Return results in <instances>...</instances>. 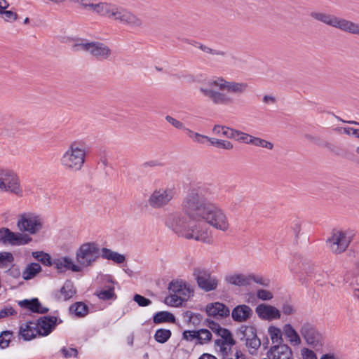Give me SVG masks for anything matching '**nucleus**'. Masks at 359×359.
Instances as JSON below:
<instances>
[{"label":"nucleus","mask_w":359,"mask_h":359,"mask_svg":"<svg viewBox=\"0 0 359 359\" xmlns=\"http://www.w3.org/2000/svg\"><path fill=\"white\" fill-rule=\"evenodd\" d=\"M263 102L268 104H275L276 102V99L272 95H266L263 97Z\"/></svg>","instance_id":"338daca9"},{"label":"nucleus","mask_w":359,"mask_h":359,"mask_svg":"<svg viewBox=\"0 0 359 359\" xmlns=\"http://www.w3.org/2000/svg\"><path fill=\"white\" fill-rule=\"evenodd\" d=\"M302 352L304 359H317L315 353L311 350L305 348Z\"/></svg>","instance_id":"680f3d73"},{"label":"nucleus","mask_w":359,"mask_h":359,"mask_svg":"<svg viewBox=\"0 0 359 359\" xmlns=\"http://www.w3.org/2000/svg\"><path fill=\"white\" fill-rule=\"evenodd\" d=\"M183 318L184 321L188 326L196 327L201 325L203 317L200 313L187 311L183 313Z\"/></svg>","instance_id":"c85d7f7f"},{"label":"nucleus","mask_w":359,"mask_h":359,"mask_svg":"<svg viewBox=\"0 0 359 359\" xmlns=\"http://www.w3.org/2000/svg\"><path fill=\"white\" fill-rule=\"evenodd\" d=\"M96 294L99 297V299L102 300H109L113 299L114 297H116V294L114 293V287L111 284L106 285L104 289L99 292L97 291Z\"/></svg>","instance_id":"c9c22d12"},{"label":"nucleus","mask_w":359,"mask_h":359,"mask_svg":"<svg viewBox=\"0 0 359 359\" xmlns=\"http://www.w3.org/2000/svg\"><path fill=\"white\" fill-rule=\"evenodd\" d=\"M249 277H250V283L253 281L264 287H267L269 285L270 280L269 279L264 278L262 276H257L255 275H250Z\"/></svg>","instance_id":"6e6d98bb"},{"label":"nucleus","mask_w":359,"mask_h":359,"mask_svg":"<svg viewBox=\"0 0 359 359\" xmlns=\"http://www.w3.org/2000/svg\"><path fill=\"white\" fill-rule=\"evenodd\" d=\"M198 337V330H184L182 333V339L187 341L193 342L194 345H199Z\"/></svg>","instance_id":"a19ab883"},{"label":"nucleus","mask_w":359,"mask_h":359,"mask_svg":"<svg viewBox=\"0 0 359 359\" xmlns=\"http://www.w3.org/2000/svg\"><path fill=\"white\" fill-rule=\"evenodd\" d=\"M19 334L25 341H29L39 335L37 325L32 321L22 324L20 327Z\"/></svg>","instance_id":"b1692460"},{"label":"nucleus","mask_w":359,"mask_h":359,"mask_svg":"<svg viewBox=\"0 0 359 359\" xmlns=\"http://www.w3.org/2000/svg\"><path fill=\"white\" fill-rule=\"evenodd\" d=\"M198 287L205 292L215 290L219 284L218 278L212 276L208 270L202 268H195L193 271Z\"/></svg>","instance_id":"4468645a"},{"label":"nucleus","mask_w":359,"mask_h":359,"mask_svg":"<svg viewBox=\"0 0 359 359\" xmlns=\"http://www.w3.org/2000/svg\"><path fill=\"white\" fill-rule=\"evenodd\" d=\"M354 236L355 233L351 230L334 231L327 240V244L333 253L340 254L348 248Z\"/></svg>","instance_id":"1a4fd4ad"},{"label":"nucleus","mask_w":359,"mask_h":359,"mask_svg":"<svg viewBox=\"0 0 359 359\" xmlns=\"http://www.w3.org/2000/svg\"><path fill=\"white\" fill-rule=\"evenodd\" d=\"M200 222H206L217 230L225 232L229 229V222L226 212L216 203H211L200 218Z\"/></svg>","instance_id":"423d86ee"},{"label":"nucleus","mask_w":359,"mask_h":359,"mask_svg":"<svg viewBox=\"0 0 359 359\" xmlns=\"http://www.w3.org/2000/svg\"><path fill=\"white\" fill-rule=\"evenodd\" d=\"M32 255L34 258L41 262L43 265L47 266H52V262L50 255L43 251H35L32 252Z\"/></svg>","instance_id":"e433bc0d"},{"label":"nucleus","mask_w":359,"mask_h":359,"mask_svg":"<svg viewBox=\"0 0 359 359\" xmlns=\"http://www.w3.org/2000/svg\"><path fill=\"white\" fill-rule=\"evenodd\" d=\"M176 190L172 187H161L156 188L148 198V204L154 209L163 208L168 205L175 198Z\"/></svg>","instance_id":"9d476101"},{"label":"nucleus","mask_w":359,"mask_h":359,"mask_svg":"<svg viewBox=\"0 0 359 359\" xmlns=\"http://www.w3.org/2000/svg\"><path fill=\"white\" fill-rule=\"evenodd\" d=\"M299 333L308 345L313 348L322 345L323 335L313 323L302 322Z\"/></svg>","instance_id":"ddd939ff"},{"label":"nucleus","mask_w":359,"mask_h":359,"mask_svg":"<svg viewBox=\"0 0 359 359\" xmlns=\"http://www.w3.org/2000/svg\"><path fill=\"white\" fill-rule=\"evenodd\" d=\"M185 301L186 300L182 299L180 296H177L173 293H170V295L165 299V303L172 306H179Z\"/></svg>","instance_id":"c03bdc74"},{"label":"nucleus","mask_w":359,"mask_h":359,"mask_svg":"<svg viewBox=\"0 0 359 359\" xmlns=\"http://www.w3.org/2000/svg\"><path fill=\"white\" fill-rule=\"evenodd\" d=\"M69 311L77 317H83L88 313V306L83 302H76L69 307Z\"/></svg>","instance_id":"f704fd0d"},{"label":"nucleus","mask_w":359,"mask_h":359,"mask_svg":"<svg viewBox=\"0 0 359 359\" xmlns=\"http://www.w3.org/2000/svg\"><path fill=\"white\" fill-rule=\"evenodd\" d=\"M74 51H84L98 60H104L110 57L111 50L105 43L100 41H89L86 39L77 40L73 45Z\"/></svg>","instance_id":"0eeeda50"},{"label":"nucleus","mask_w":359,"mask_h":359,"mask_svg":"<svg viewBox=\"0 0 359 359\" xmlns=\"http://www.w3.org/2000/svg\"><path fill=\"white\" fill-rule=\"evenodd\" d=\"M241 132V131L240 130L229 128V133L227 134V138L235 139L238 141Z\"/></svg>","instance_id":"0e129e2a"},{"label":"nucleus","mask_w":359,"mask_h":359,"mask_svg":"<svg viewBox=\"0 0 359 359\" xmlns=\"http://www.w3.org/2000/svg\"><path fill=\"white\" fill-rule=\"evenodd\" d=\"M246 346L249 348L250 353H254L260 347L261 341L260 339L256 337L255 338L248 339L245 341Z\"/></svg>","instance_id":"49530a36"},{"label":"nucleus","mask_w":359,"mask_h":359,"mask_svg":"<svg viewBox=\"0 0 359 359\" xmlns=\"http://www.w3.org/2000/svg\"><path fill=\"white\" fill-rule=\"evenodd\" d=\"M208 138H209V137L197 133L195 137L192 138V140L195 142L203 144L204 140H208Z\"/></svg>","instance_id":"69168bd1"},{"label":"nucleus","mask_w":359,"mask_h":359,"mask_svg":"<svg viewBox=\"0 0 359 359\" xmlns=\"http://www.w3.org/2000/svg\"><path fill=\"white\" fill-rule=\"evenodd\" d=\"M13 337V332L6 330L0 334V348H6L8 346Z\"/></svg>","instance_id":"37998d69"},{"label":"nucleus","mask_w":359,"mask_h":359,"mask_svg":"<svg viewBox=\"0 0 359 359\" xmlns=\"http://www.w3.org/2000/svg\"><path fill=\"white\" fill-rule=\"evenodd\" d=\"M208 327L215 334H217L219 338L215 341V348L217 349L221 346V344L228 345L230 344L229 341H232L233 336L231 332L224 327H222L217 323L212 320H208Z\"/></svg>","instance_id":"2eb2a0df"},{"label":"nucleus","mask_w":359,"mask_h":359,"mask_svg":"<svg viewBox=\"0 0 359 359\" xmlns=\"http://www.w3.org/2000/svg\"><path fill=\"white\" fill-rule=\"evenodd\" d=\"M85 146L81 142H74L60 158L61 165L67 170L78 172L84 165L86 159Z\"/></svg>","instance_id":"20e7f679"},{"label":"nucleus","mask_w":359,"mask_h":359,"mask_svg":"<svg viewBox=\"0 0 359 359\" xmlns=\"http://www.w3.org/2000/svg\"><path fill=\"white\" fill-rule=\"evenodd\" d=\"M255 313L257 316L264 320H272L280 318V311L273 306L260 304L255 308Z\"/></svg>","instance_id":"f3484780"},{"label":"nucleus","mask_w":359,"mask_h":359,"mask_svg":"<svg viewBox=\"0 0 359 359\" xmlns=\"http://www.w3.org/2000/svg\"><path fill=\"white\" fill-rule=\"evenodd\" d=\"M251 144L256 147L265 148L269 150H271L273 148V144L272 142L255 136L253 137Z\"/></svg>","instance_id":"a18cd8bd"},{"label":"nucleus","mask_w":359,"mask_h":359,"mask_svg":"<svg viewBox=\"0 0 359 359\" xmlns=\"http://www.w3.org/2000/svg\"><path fill=\"white\" fill-rule=\"evenodd\" d=\"M257 297L261 300L269 301L273 297V295L272 292L269 290L260 289L257 291Z\"/></svg>","instance_id":"3c124183"},{"label":"nucleus","mask_w":359,"mask_h":359,"mask_svg":"<svg viewBox=\"0 0 359 359\" xmlns=\"http://www.w3.org/2000/svg\"><path fill=\"white\" fill-rule=\"evenodd\" d=\"M0 18L4 19L6 22H12L17 20L18 14L11 11L4 10L0 13Z\"/></svg>","instance_id":"09e8293b"},{"label":"nucleus","mask_w":359,"mask_h":359,"mask_svg":"<svg viewBox=\"0 0 359 359\" xmlns=\"http://www.w3.org/2000/svg\"><path fill=\"white\" fill-rule=\"evenodd\" d=\"M282 311H283V314L289 316V315L293 314L295 311V309H294V307L292 305L288 304H283V306L282 307Z\"/></svg>","instance_id":"052dcab7"},{"label":"nucleus","mask_w":359,"mask_h":359,"mask_svg":"<svg viewBox=\"0 0 359 359\" xmlns=\"http://www.w3.org/2000/svg\"><path fill=\"white\" fill-rule=\"evenodd\" d=\"M110 20L133 29L141 27L142 25V21L140 18L127 9L116 5H114Z\"/></svg>","instance_id":"f8f14e48"},{"label":"nucleus","mask_w":359,"mask_h":359,"mask_svg":"<svg viewBox=\"0 0 359 359\" xmlns=\"http://www.w3.org/2000/svg\"><path fill=\"white\" fill-rule=\"evenodd\" d=\"M268 357L269 359H292V352L287 345L281 344L271 346Z\"/></svg>","instance_id":"412c9836"},{"label":"nucleus","mask_w":359,"mask_h":359,"mask_svg":"<svg viewBox=\"0 0 359 359\" xmlns=\"http://www.w3.org/2000/svg\"><path fill=\"white\" fill-rule=\"evenodd\" d=\"M6 191L22 196V190L17 175L11 170L0 168V192Z\"/></svg>","instance_id":"9b49d317"},{"label":"nucleus","mask_w":359,"mask_h":359,"mask_svg":"<svg viewBox=\"0 0 359 359\" xmlns=\"http://www.w3.org/2000/svg\"><path fill=\"white\" fill-rule=\"evenodd\" d=\"M100 257V250L97 243L88 242L82 244L76 251V265L80 272L83 269L91 267Z\"/></svg>","instance_id":"6e6552de"},{"label":"nucleus","mask_w":359,"mask_h":359,"mask_svg":"<svg viewBox=\"0 0 359 359\" xmlns=\"http://www.w3.org/2000/svg\"><path fill=\"white\" fill-rule=\"evenodd\" d=\"M208 140L212 146L226 150H231L233 147V144L227 140H218L216 138L209 137Z\"/></svg>","instance_id":"ea45409f"},{"label":"nucleus","mask_w":359,"mask_h":359,"mask_svg":"<svg viewBox=\"0 0 359 359\" xmlns=\"http://www.w3.org/2000/svg\"><path fill=\"white\" fill-rule=\"evenodd\" d=\"M76 294L73 283L67 280L61 289L54 293L55 298L58 301H67Z\"/></svg>","instance_id":"393cba45"},{"label":"nucleus","mask_w":359,"mask_h":359,"mask_svg":"<svg viewBox=\"0 0 359 359\" xmlns=\"http://www.w3.org/2000/svg\"><path fill=\"white\" fill-rule=\"evenodd\" d=\"M169 292L173 293L184 300H187L192 294L193 291L187 287L185 283L182 281L173 280L168 287Z\"/></svg>","instance_id":"5701e85b"},{"label":"nucleus","mask_w":359,"mask_h":359,"mask_svg":"<svg viewBox=\"0 0 359 359\" xmlns=\"http://www.w3.org/2000/svg\"><path fill=\"white\" fill-rule=\"evenodd\" d=\"M225 280L228 283L239 287L250 285V277L243 274L229 275Z\"/></svg>","instance_id":"bb28decb"},{"label":"nucleus","mask_w":359,"mask_h":359,"mask_svg":"<svg viewBox=\"0 0 359 359\" xmlns=\"http://www.w3.org/2000/svg\"><path fill=\"white\" fill-rule=\"evenodd\" d=\"M18 304L22 308L27 309L34 313L44 314L48 313L49 311L48 308L41 305L37 298H33L30 300L24 299L22 301H20Z\"/></svg>","instance_id":"a878e982"},{"label":"nucleus","mask_w":359,"mask_h":359,"mask_svg":"<svg viewBox=\"0 0 359 359\" xmlns=\"http://www.w3.org/2000/svg\"><path fill=\"white\" fill-rule=\"evenodd\" d=\"M61 353L65 358H69L71 357L76 358L78 355L77 350L74 348L64 347L61 349Z\"/></svg>","instance_id":"4d7b16f0"},{"label":"nucleus","mask_w":359,"mask_h":359,"mask_svg":"<svg viewBox=\"0 0 359 359\" xmlns=\"http://www.w3.org/2000/svg\"><path fill=\"white\" fill-rule=\"evenodd\" d=\"M311 16L326 25L334 27L344 32L359 36V23L323 12H312Z\"/></svg>","instance_id":"39448f33"},{"label":"nucleus","mask_w":359,"mask_h":359,"mask_svg":"<svg viewBox=\"0 0 359 359\" xmlns=\"http://www.w3.org/2000/svg\"><path fill=\"white\" fill-rule=\"evenodd\" d=\"M237 334L240 337L241 340L245 341L248 339L257 337L256 328L252 325H241L238 330Z\"/></svg>","instance_id":"7c9ffc66"},{"label":"nucleus","mask_w":359,"mask_h":359,"mask_svg":"<svg viewBox=\"0 0 359 359\" xmlns=\"http://www.w3.org/2000/svg\"><path fill=\"white\" fill-rule=\"evenodd\" d=\"M212 133L215 135L222 134L223 136L227 137V134L229 133V128L221 125H215L212 128Z\"/></svg>","instance_id":"603ef678"},{"label":"nucleus","mask_w":359,"mask_h":359,"mask_svg":"<svg viewBox=\"0 0 359 359\" xmlns=\"http://www.w3.org/2000/svg\"><path fill=\"white\" fill-rule=\"evenodd\" d=\"M41 271V266L38 263H31L22 271V276L25 280H30Z\"/></svg>","instance_id":"2f4dec72"},{"label":"nucleus","mask_w":359,"mask_h":359,"mask_svg":"<svg viewBox=\"0 0 359 359\" xmlns=\"http://www.w3.org/2000/svg\"><path fill=\"white\" fill-rule=\"evenodd\" d=\"M16 225L21 232H13L5 227L0 229V242L13 246L27 245L32 241L29 234L38 233L43 229V222L39 215L27 212L19 215Z\"/></svg>","instance_id":"7ed1b4c3"},{"label":"nucleus","mask_w":359,"mask_h":359,"mask_svg":"<svg viewBox=\"0 0 359 359\" xmlns=\"http://www.w3.org/2000/svg\"><path fill=\"white\" fill-rule=\"evenodd\" d=\"M100 255L102 258L108 260H112L116 264H122L126 260V257L123 255L112 251L111 250L106 248H103L101 250Z\"/></svg>","instance_id":"c756f323"},{"label":"nucleus","mask_w":359,"mask_h":359,"mask_svg":"<svg viewBox=\"0 0 359 359\" xmlns=\"http://www.w3.org/2000/svg\"><path fill=\"white\" fill-rule=\"evenodd\" d=\"M268 333L271 337L273 344L278 343L280 344L283 342L282 332L280 329L275 327L270 326L268 328Z\"/></svg>","instance_id":"58836bf2"},{"label":"nucleus","mask_w":359,"mask_h":359,"mask_svg":"<svg viewBox=\"0 0 359 359\" xmlns=\"http://www.w3.org/2000/svg\"><path fill=\"white\" fill-rule=\"evenodd\" d=\"M91 1L92 0H79L76 3L79 4L83 10H86Z\"/></svg>","instance_id":"774afa93"},{"label":"nucleus","mask_w":359,"mask_h":359,"mask_svg":"<svg viewBox=\"0 0 359 359\" xmlns=\"http://www.w3.org/2000/svg\"><path fill=\"white\" fill-rule=\"evenodd\" d=\"M248 87L245 82L228 81L222 76H217L200 86L198 90L214 105L230 106L234 103L231 94H244Z\"/></svg>","instance_id":"f03ea898"},{"label":"nucleus","mask_w":359,"mask_h":359,"mask_svg":"<svg viewBox=\"0 0 359 359\" xmlns=\"http://www.w3.org/2000/svg\"><path fill=\"white\" fill-rule=\"evenodd\" d=\"M133 300L137 302L140 306H147L151 304V301L140 294H135Z\"/></svg>","instance_id":"864d4df0"},{"label":"nucleus","mask_w":359,"mask_h":359,"mask_svg":"<svg viewBox=\"0 0 359 359\" xmlns=\"http://www.w3.org/2000/svg\"><path fill=\"white\" fill-rule=\"evenodd\" d=\"M231 344L224 345L221 344V346L215 349L216 352L222 359H245L244 354L241 351L233 348L236 344L235 340L233 339L232 341H229Z\"/></svg>","instance_id":"dca6fc26"},{"label":"nucleus","mask_w":359,"mask_h":359,"mask_svg":"<svg viewBox=\"0 0 359 359\" xmlns=\"http://www.w3.org/2000/svg\"><path fill=\"white\" fill-rule=\"evenodd\" d=\"M171 335L172 333L170 330L161 328L156 331L154 339L157 342L164 344L170 338Z\"/></svg>","instance_id":"4c0bfd02"},{"label":"nucleus","mask_w":359,"mask_h":359,"mask_svg":"<svg viewBox=\"0 0 359 359\" xmlns=\"http://www.w3.org/2000/svg\"><path fill=\"white\" fill-rule=\"evenodd\" d=\"M214 192L208 185L198 184L191 187L182 202V209L189 218L178 213L168 216L166 225L178 236L186 239L208 242V229L205 223L200 222L206 208L211 204Z\"/></svg>","instance_id":"f257e3e1"},{"label":"nucleus","mask_w":359,"mask_h":359,"mask_svg":"<svg viewBox=\"0 0 359 359\" xmlns=\"http://www.w3.org/2000/svg\"><path fill=\"white\" fill-rule=\"evenodd\" d=\"M115 4L100 1L95 14L110 19Z\"/></svg>","instance_id":"72a5a7b5"},{"label":"nucleus","mask_w":359,"mask_h":359,"mask_svg":"<svg viewBox=\"0 0 359 359\" xmlns=\"http://www.w3.org/2000/svg\"><path fill=\"white\" fill-rule=\"evenodd\" d=\"M17 313L12 307H5L0 311V319L15 315Z\"/></svg>","instance_id":"13d9d810"},{"label":"nucleus","mask_w":359,"mask_h":359,"mask_svg":"<svg viewBox=\"0 0 359 359\" xmlns=\"http://www.w3.org/2000/svg\"><path fill=\"white\" fill-rule=\"evenodd\" d=\"M212 333L207 329L198 330V344L199 345L206 344L212 339Z\"/></svg>","instance_id":"79ce46f5"},{"label":"nucleus","mask_w":359,"mask_h":359,"mask_svg":"<svg viewBox=\"0 0 359 359\" xmlns=\"http://www.w3.org/2000/svg\"><path fill=\"white\" fill-rule=\"evenodd\" d=\"M283 333L293 346H299L302 341L299 333L290 324H285L283 326Z\"/></svg>","instance_id":"cd10ccee"},{"label":"nucleus","mask_w":359,"mask_h":359,"mask_svg":"<svg viewBox=\"0 0 359 359\" xmlns=\"http://www.w3.org/2000/svg\"><path fill=\"white\" fill-rule=\"evenodd\" d=\"M99 3L100 1H97V0H92L85 11L96 13Z\"/></svg>","instance_id":"e2e57ef3"},{"label":"nucleus","mask_w":359,"mask_h":359,"mask_svg":"<svg viewBox=\"0 0 359 359\" xmlns=\"http://www.w3.org/2000/svg\"><path fill=\"white\" fill-rule=\"evenodd\" d=\"M205 311L208 316L217 318L227 317L230 314L229 309L218 302L207 304Z\"/></svg>","instance_id":"4be33fe9"},{"label":"nucleus","mask_w":359,"mask_h":359,"mask_svg":"<svg viewBox=\"0 0 359 359\" xmlns=\"http://www.w3.org/2000/svg\"><path fill=\"white\" fill-rule=\"evenodd\" d=\"M13 261V256L11 252H1L0 253V266H7L8 264H11Z\"/></svg>","instance_id":"de8ad7c7"},{"label":"nucleus","mask_w":359,"mask_h":359,"mask_svg":"<svg viewBox=\"0 0 359 359\" xmlns=\"http://www.w3.org/2000/svg\"><path fill=\"white\" fill-rule=\"evenodd\" d=\"M253 315L252 309L246 304H239L231 311V318L237 323H244L250 320Z\"/></svg>","instance_id":"aec40b11"},{"label":"nucleus","mask_w":359,"mask_h":359,"mask_svg":"<svg viewBox=\"0 0 359 359\" xmlns=\"http://www.w3.org/2000/svg\"><path fill=\"white\" fill-rule=\"evenodd\" d=\"M199 48L203 52L210 53L212 55H219V56H222V57H224L226 55V53L224 50H219V49H212V48H210L204 45H201Z\"/></svg>","instance_id":"8fccbe9b"},{"label":"nucleus","mask_w":359,"mask_h":359,"mask_svg":"<svg viewBox=\"0 0 359 359\" xmlns=\"http://www.w3.org/2000/svg\"><path fill=\"white\" fill-rule=\"evenodd\" d=\"M153 321L156 324L162 323H175V316L168 311H159L154 314Z\"/></svg>","instance_id":"473e14b6"},{"label":"nucleus","mask_w":359,"mask_h":359,"mask_svg":"<svg viewBox=\"0 0 359 359\" xmlns=\"http://www.w3.org/2000/svg\"><path fill=\"white\" fill-rule=\"evenodd\" d=\"M165 118L170 124H171L175 128L179 130H183L184 128V123L180 121L173 118L172 116L168 115L165 116Z\"/></svg>","instance_id":"5fc2aeb1"},{"label":"nucleus","mask_w":359,"mask_h":359,"mask_svg":"<svg viewBox=\"0 0 359 359\" xmlns=\"http://www.w3.org/2000/svg\"><path fill=\"white\" fill-rule=\"evenodd\" d=\"M52 265H54L58 272H65L67 271L80 272L79 266L68 256L53 259Z\"/></svg>","instance_id":"6ab92c4d"},{"label":"nucleus","mask_w":359,"mask_h":359,"mask_svg":"<svg viewBox=\"0 0 359 359\" xmlns=\"http://www.w3.org/2000/svg\"><path fill=\"white\" fill-rule=\"evenodd\" d=\"M57 318L55 316H43L40 317L36 325L39 329V336L46 337L50 334L57 325Z\"/></svg>","instance_id":"a211bd4d"},{"label":"nucleus","mask_w":359,"mask_h":359,"mask_svg":"<svg viewBox=\"0 0 359 359\" xmlns=\"http://www.w3.org/2000/svg\"><path fill=\"white\" fill-rule=\"evenodd\" d=\"M253 137L254 136L250 134L241 131L238 137L239 138L238 141L245 144H251Z\"/></svg>","instance_id":"bf43d9fd"}]
</instances>
